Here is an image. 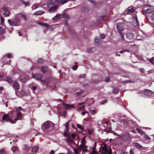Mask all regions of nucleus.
Returning <instances> with one entry per match:
<instances>
[{
	"label": "nucleus",
	"mask_w": 154,
	"mask_h": 154,
	"mask_svg": "<svg viewBox=\"0 0 154 154\" xmlns=\"http://www.w3.org/2000/svg\"><path fill=\"white\" fill-rule=\"evenodd\" d=\"M134 9L133 8H131V9H128L127 10V12L128 13H132L134 11Z\"/></svg>",
	"instance_id": "ea45409f"
},
{
	"label": "nucleus",
	"mask_w": 154,
	"mask_h": 154,
	"mask_svg": "<svg viewBox=\"0 0 154 154\" xmlns=\"http://www.w3.org/2000/svg\"><path fill=\"white\" fill-rule=\"evenodd\" d=\"M85 75L84 74H82L81 75L79 76V77L80 78H85Z\"/></svg>",
	"instance_id": "e2e57ef3"
},
{
	"label": "nucleus",
	"mask_w": 154,
	"mask_h": 154,
	"mask_svg": "<svg viewBox=\"0 0 154 154\" xmlns=\"http://www.w3.org/2000/svg\"><path fill=\"white\" fill-rule=\"evenodd\" d=\"M6 80L8 83H11L12 81V79L8 77H6Z\"/></svg>",
	"instance_id": "4c0bfd02"
},
{
	"label": "nucleus",
	"mask_w": 154,
	"mask_h": 154,
	"mask_svg": "<svg viewBox=\"0 0 154 154\" xmlns=\"http://www.w3.org/2000/svg\"><path fill=\"white\" fill-rule=\"evenodd\" d=\"M77 127L82 130H83V127L80 124H78L77 125Z\"/></svg>",
	"instance_id": "c03bdc74"
},
{
	"label": "nucleus",
	"mask_w": 154,
	"mask_h": 154,
	"mask_svg": "<svg viewBox=\"0 0 154 154\" xmlns=\"http://www.w3.org/2000/svg\"><path fill=\"white\" fill-rule=\"evenodd\" d=\"M97 111L96 110H90V112L92 115H94L97 113Z\"/></svg>",
	"instance_id": "bb28decb"
},
{
	"label": "nucleus",
	"mask_w": 154,
	"mask_h": 154,
	"mask_svg": "<svg viewBox=\"0 0 154 154\" xmlns=\"http://www.w3.org/2000/svg\"><path fill=\"white\" fill-rule=\"evenodd\" d=\"M100 37L102 38V39L104 38H105V35L104 34H101V35H100Z\"/></svg>",
	"instance_id": "774afa93"
},
{
	"label": "nucleus",
	"mask_w": 154,
	"mask_h": 154,
	"mask_svg": "<svg viewBox=\"0 0 154 154\" xmlns=\"http://www.w3.org/2000/svg\"><path fill=\"white\" fill-rule=\"evenodd\" d=\"M61 16V14H58L54 17L52 18V20H57L59 18H60Z\"/></svg>",
	"instance_id": "4be33fe9"
},
{
	"label": "nucleus",
	"mask_w": 154,
	"mask_h": 154,
	"mask_svg": "<svg viewBox=\"0 0 154 154\" xmlns=\"http://www.w3.org/2000/svg\"><path fill=\"white\" fill-rule=\"evenodd\" d=\"M0 154H5L4 150L2 149L0 150Z\"/></svg>",
	"instance_id": "13d9d810"
},
{
	"label": "nucleus",
	"mask_w": 154,
	"mask_h": 154,
	"mask_svg": "<svg viewBox=\"0 0 154 154\" xmlns=\"http://www.w3.org/2000/svg\"><path fill=\"white\" fill-rule=\"evenodd\" d=\"M44 61L42 59H39L37 61V63L39 64H42L44 63Z\"/></svg>",
	"instance_id": "72a5a7b5"
},
{
	"label": "nucleus",
	"mask_w": 154,
	"mask_h": 154,
	"mask_svg": "<svg viewBox=\"0 0 154 154\" xmlns=\"http://www.w3.org/2000/svg\"><path fill=\"white\" fill-rule=\"evenodd\" d=\"M4 30L2 27H0V34H1L3 32Z\"/></svg>",
	"instance_id": "4d7b16f0"
},
{
	"label": "nucleus",
	"mask_w": 154,
	"mask_h": 154,
	"mask_svg": "<svg viewBox=\"0 0 154 154\" xmlns=\"http://www.w3.org/2000/svg\"><path fill=\"white\" fill-rule=\"evenodd\" d=\"M117 28L119 33L122 32L124 30L122 24L121 23H119L117 24Z\"/></svg>",
	"instance_id": "6e6552de"
},
{
	"label": "nucleus",
	"mask_w": 154,
	"mask_h": 154,
	"mask_svg": "<svg viewBox=\"0 0 154 154\" xmlns=\"http://www.w3.org/2000/svg\"><path fill=\"white\" fill-rule=\"evenodd\" d=\"M41 70L43 73H45L48 71V69L47 66H43L41 67Z\"/></svg>",
	"instance_id": "6ab92c4d"
},
{
	"label": "nucleus",
	"mask_w": 154,
	"mask_h": 154,
	"mask_svg": "<svg viewBox=\"0 0 154 154\" xmlns=\"http://www.w3.org/2000/svg\"><path fill=\"white\" fill-rule=\"evenodd\" d=\"M42 126L46 129L52 128L53 126V123L50 121H47L44 123Z\"/></svg>",
	"instance_id": "20e7f679"
},
{
	"label": "nucleus",
	"mask_w": 154,
	"mask_h": 154,
	"mask_svg": "<svg viewBox=\"0 0 154 154\" xmlns=\"http://www.w3.org/2000/svg\"><path fill=\"white\" fill-rule=\"evenodd\" d=\"M88 0L94 5H95L96 4V3L94 0Z\"/></svg>",
	"instance_id": "8fccbe9b"
},
{
	"label": "nucleus",
	"mask_w": 154,
	"mask_h": 154,
	"mask_svg": "<svg viewBox=\"0 0 154 154\" xmlns=\"http://www.w3.org/2000/svg\"><path fill=\"white\" fill-rule=\"evenodd\" d=\"M18 148L16 146H14L11 148V150L14 152H15L18 149Z\"/></svg>",
	"instance_id": "c9c22d12"
},
{
	"label": "nucleus",
	"mask_w": 154,
	"mask_h": 154,
	"mask_svg": "<svg viewBox=\"0 0 154 154\" xmlns=\"http://www.w3.org/2000/svg\"><path fill=\"white\" fill-rule=\"evenodd\" d=\"M121 138L123 141L128 140L130 139V135L128 133H127L122 135L121 136Z\"/></svg>",
	"instance_id": "0eeeda50"
},
{
	"label": "nucleus",
	"mask_w": 154,
	"mask_h": 154,
	"mask_svg": "<svg viewBox=\"0 0 154 154\" xmlns=\"http://www.w3.org/2000/svg\"><path fill=\"white\" fill-rule=\"evenodd\" d=\"M22 2L26 6H28L30 4V2H25L24 1H22Z\"/></svg>",
	"instance_id": "2f4dec72"
},
{
	"label": "nucleus",
	"mask_w": 154,
	"mask_h": 154,
	"mask_svg": "<svg viewBox=\"0 0 154 154\" xmlns=\"http://www.w3.org/2000/svg\"><path fill=\"white\" fill-rule=\"evenodd\" d=\"M55 0V2L57 4L61 3V5H63L69 1V0Z\"/></svg>",
	"instance_id": "2eb2a0df"
},
{
	"label": "nucleus",
	"mask_w": 154,
	"mask_h": 154,
	"mask_svg": "<svg viewBox=\"0 0 154 154\" xmlns=\"http://www.w3.org/2000/svg\"><path fill=\"white\" fill-rule=\"evenodd\" d=\"M150 61L152 64H153V61H154V57H152L149 59Z\"/></svg>",
	"instance_id": "3c124183"
},
{
	"label": "nucleus",
	"mask_w": 154,
	"mask_h": 154,
	"mask_svg": "<svg viewBox=\"0 0 154 154\" xmlns=\"http://www.w3.org/2000/svg\"><path fill=\"white\" fill-rule=\"evenodd\" d=\"M113 91L114 94L117 93L118 91V89L117 88H115L113 89Z\"/></svg>",
	"instance_id": "603ef678"
},
{
	"label": "nucleus",
	"mask_w": 154,
	"mask_h": 154,
	"mask_svg": "<svg viewBox=\"0 0 154 154\" xmlns=\"http://www.w3.org/2000/svg\"><path fill=\"white\" fill-rule=\"evenodd\" d=\"M50 81L51 79L50 78H48L45 79L44 80H41V82L42 84L46 85L50 82Z\"/></svg>",
	"instance_id": "9b49d317"
},
{
	"label": "nucleus",
	"mask_w": 154,
	"mask_h": 154,
	"mask_svg": "<svg viewBox=\"0 0 154 154\" xmlns=\"http://www.w3.org/2000/svg\"><path fill=\"white\" fill-rule=\"evenodd\" d=\"M135 81L133 80H129L122 82V83H134Z\"/></svg>",
	"instance_id": "393cba45"
},
{
	"label": "nucleus",
	"mask_w": 154,
	"mask_h": 154,
	"mask_svg": "<svg viewBox=\"0 0 154 154\" xmlns=\"http://www.w3.org/2000/svg\"><path fill=\"white\" fill-rule=\"evenodd\" d=\"M38 68V67L36 66L35 65V66H32L31 67L30 69L31 70H32L34 68Z\"/></svg>",
	"instance_id": "680f3d73"
},
{
	"label": "nucleus",
	"mask_w": 154,
	"mask_h": 154,
	"mask_svg": "<svg viewBox=\"0 0 154 154\" xmlns=\"http://www.w3.org/2000/svg\"><path fill=\"white\" fill-rule=\"evenodd\" d=\"M4 18L1 16V23H4Z\"/></svg>",
	"instance_id": "6e6d98bb"
},
{
	"label": "nucleus",
	"mask_w": 154,
	"mask_h": 154,
	"mask_svg": "<svg viewBox=\"0 0 154 154\" xmlns=\"http://www.w3.org/2000/svg\"><path fill=\"white\" fill-rule=\"evenodd\" d=\"M38 23L39 25H43L46 28H47L48 29H49L50 27V26L48 25L47 24L43 23H42L41 22H38Z\"/></svg>",
	"instance_id": "aec40b11"
},
{
	"label": "nucleus",
	"mask_w": 154,
	"mask_h": 154,
	"mask_svg": "<svg viewBox=\"0 0 154 154\" xmlns=\"http://www.w3.org/2000/svg\"><path fill=\"white\" fill-rule=\"evenodd\" d=\"M143 92H141L139 93L140 96L144 97L150 98L152 94H154V92L147 89H145L143 90Z\"/></svg>",
	"instance_id": "7ed1b4c3"
},
{
	"label": "nucleus",
	"mask_w": 154,
	"mask_h": 154,
	"mask_svg": "<svg viewBox=\"0 0 154 154\" xmlns=\"http://www.w3.org/2000/svg\"><path fill=\"white\" fill-rule=\"evenodd\" d=\"M86 113H88V112L87 111H84L82 112L81 114L82 115H84Z\"/></svg>",
	"instance_id": "052dcab7"
},
{
	"label": "nucleus",
	"mask_w": 154,
	"mask_h": 154,
	"mask_svg": "<svg viewBox=\"0 0 154 154\" xmlns=\"http://www.w3.org/2000/svg\"><path fill=\"white\" fill-rule=\"evenodd\" d=\"M39 5V4H35L33 5L32 6V10L35 9L37 8Z\"/></svg>",
	"instance_id": "b1692460"
},
{
	"label": "nucleus",
	"mask_w": 154,
	"mask_h": 154,
	"mask_svg": "<svg viewBox=\"0 0 154 154\" xmlns=\"http://www.w3.org/2000/svg\"><path fill=\"white\" fill-rule=\"evenodd\" d=\"M77 66L76 65L72 67V69L74 70H76L77 68Z\"/></svg>",
	"instance_id": "bf43d9fd"
},
{
	"label": "nucleus",
	"mask_w": 154,
	"mask_h": 154,
	"mask_svg": "<svg viewBox=\"0 0 154 154\" xmlns=\"http://www.w3.org/2000/svg\"><path fill=\"white\" fill-rule=\"evenodd\" d=\"M13 87L16 90H18L20 88V85L17 82H14L13 83Z\"/></svg>",
	"instance_id": "ddd939ff"
},
{
	"label": "nucleus",
	"mask_w": 154,
	"mask_h": 154,
	"mask_svg": "<svg viewBox=\"0 0 154 154\" xmlns=\"http://www.w3.org/2000/svg\"><path fill=\"white\" fill-rule=\"evenodd\" d=\"M2 10L5 11L3 14V15L4 16V17H7L9 16L10 13L8 7L6 6L3 7L2 8Z\"/></svg>",
	"instance_id": "423d86ee"
},
{
	"label": "nucleus",
	"mask_w": 154,
	"mask_h": 154,
	"mask_svg": "<svg viewBox=\"0 0 154 154\" xmlns=\"http://www.w3.org/2000/svg\"><path fill=\"white\" fill-rule=\"evenodd\" d=\"M120 122L123 123L124 124H127V121L125 119H122L120 121Z\"/></svg>",
	"instance_id": "de8ad7c7"
},
{
	"label": "nucleus",
	"mask_w": 154,
	"mask_h": 154,
	"mask_svg": "<svg viewBox=\"0 0 154 154\" xmlns=\"http://www.w3.org/2000/svg\"><path fill=\"white\" fill-rule=\"evenodd\" d=\"M84 103H85V102H82V103H79V106H80L78 107L77 108V110L78 111H80V110L83 109H84L85 107V106L83 105L82 106H81V105H82L83 104H84Z\"/></svg>",
	"instance_id": "a211bd4d"
},
{
	"label": "nucleus",
	"mask_w": 154,
	"mask_h": 154,
	"mask_svg": "<svg viewBox=\"0 0 154 154\" xmlns=\"http://www.w3.org/2000/svg\"><path fill=\"white\" fill-rule=\"evenodd\" d=\"M102 149H103L102 152H103V153H107L108 151L106 149L104 148H102Z\"/></svg>",
	"instance_id": "09e8293b"
},
{
	"label": "nucleus",
	"mask_w": 154,
	"mask_h": 154,
	"mask_svg": "<svg viewBox=\"0 0 154 154\" xmlns=\"http://www.w3.org/2000/svg\"><path fill=\"white\" fill-rule=\"evenodd\" d=\"M19 14L24 18L25 20H27V17L24 14L22 13H20Z\"/></svg>",
	"instance_id": "c756f323"
},
{
	"label": "nucleus",
	"mask_w": 154,
	"mask_h": 154,
	"mask_svg": "<svg viewBox=\"0 0 154 154\" xmlns=\"http://www.w3.org/2000/svg\"><path fill=\"white\" fill-rule=\"evenodd\" d=\"M101 40L98 37H96L95 39V43L96 45L98 46L100 44Z\"/></svg>",
	"instance_id": "4468645a"
},
{
	"label": "nucleus",
	"mask_w": 154,
	"mask_h": 154,
	"mask_svg": "<svg viewBox=\"0 0 154 154\" xmlns=\"http://www.w3.org/2000/svg\"><path fill=\"white\" fill-rule=\"evenodd\" d=\"M144 138L147 140H151L150 138L146 134H145L144 135Z\"/></svg>",
	"instance_id": "79ce46f5"
},
{
	"label": "nucleus",
	"mask_w": 154,
	"mask_h": 154,
	"mask_svg": "<svg viewBox=\"0 0 154 154\" xmlns=\"http://www.w3.org/2000/svg\"><path fill=\"white\" fill-rule=\"evenodd\" d=\"M43 13L44 12L42 11H39L35 12L33 14L35 15H40L43 14Z\"/></svg>",
	"instance_id": "cd10ccee"
},
{
	"label": "nucleus",
	"mask_w": 154,
	"mask_h": 154,
	"mask_svg": "<svg viewBox=\"0 0 154 154\" xmlns=\"http://www.w3.org/2000/svg\"><path fill=\"white\" fill-rule=\"evenodd\" d=\"M58 8L57 5H56L49 9L48 11L49 12L52 13L55 12Z\"/></svg>",
	"instance_id": "dca6fc26"
},
{
	"label": "nucleus",
	"mask_w": 154,
	"mask_h": 154,
	"mask_svg": "<svg viewBox=\"0 0 154 154\" xmlns=\"http://www.w3.org/2000/svg\"><path fill=\"white\" fill-rule=\"evenodd\" d=\"M135 144L136 147L138 148L141 149L142 148V146L141 145L137 143H135Z\"/></svg>",
	"instance_id": "f704fd0d"
},
{
	"label": "nucleus",
	"mask_w": 154,
	"mask_h": 154,
	"mask_svg": "<svg viewBox=\"0 0 154 154\" xmlns=\"http://www.w3.org/2000/svg\"><path fill=\"white\" fill-rule=\"evenodd\" d=\"M137 131L141 135H143L144 134V132L141 129L139 128H137Z\"/></svg>",
	"instance_id": "7c9ffc66"
},
{
	"label": "nucleus",
	"mask_w": 154,
	"mask_h": 154,
	"mask_svg": "<svg viewBox=\"0 0 154 154\" xmlns=\"http://www.w3.org/2000/svg\"><path fill=\"white\" fill-rule=\"evenodd\" d=\"M62 105L63 107H64L66 109H72L75 108V106L73 105H69L65 103H63Z\"/></svg>",
	"instance_id": "f8f14e48"
},
{
	"label": "nucleus",
	"mask_w": 154,
	"mask_h": 154,
	"mask_svg": "<svg viewBox=\"0 0 154 154\" xmlns=\"http://www.w3.org/2000/svg\"><path fill=\"white\" fill-rule=\"evenodd\" d=\"M29 149L30 147L28 146L27 145H25L23 148V149L26 150H28Z\"/></svg>",
	"instance_id": "49530a36"
},
{
	"label": "nucleus",
	"mask_w": 154,
	"mask_h": 154,
	"mask_svg": "<svg viewBox=\"0 0 154 154\" xmlns=\"http://www.w3.org/2000/svg\"><path fill=\"white\" fill-rule=\"evenodd\" d=\"M88 133L90 134H92L93 132V129H91L88 130Z\"/></svg>",
	"instance_id": "864d4df0"
},
{
	"label": "nucleus",
	"mask_w": 154,
	"mask_h": 154,
	"mask_svg": "<svg viewBox=\"0 0 154 154\" xmlns=\"http://www.w3.org/2000/svg\"><path fill=\"white\" fill-rule=\"evenodd\" d=\"M32 78H35L37 80H42V75L41 74H33L32 75Z\"/></svg>",
	"instance_id": "1a4fd4ad"
},
{
	"label": "nucleus",
	"mask_w": 154,
	"mask_h": 154,
	"mask_svg": "<svg viewBox=\"0 0 154 154\" xmlns=\"http://www.w3.org/2000/svg\"><path fill=\"white\" fill-rule=\"evenodd\" d=\"M68 124L69 122H68L64 125L66 128L63 135L64 136L66 137V141L68 142H71L72 143H73V140H71L70 134H69Z\"/></svg>",
	"instance_id": "f03ea898"
},
{
	"label": "nucleus",
	"mask_w": 154,
	"mask_h": 154,
	"mask_svg": "<svg viewBox=\"0 0 154 154\" xmlns=\"http://www.w3.org/2000/svg\"><path fill=\"white\" fill-rule=\"evenodd\" d=\"M83 92L84 91L83 90H81L79 92H78L76 93V95L77 96H78L80 95H81L83 93Z\"/></svg>",
	"instance_id": "e433bc0d"
},
{
	"label": "nucleus",
	"mask_w": 154,
	"mask_h": 154,
	"mask_svg": "<svg viewBox=\"0 0 154 154\" xmlns=\"http://www.w3.org/2000/svg\"><path fill=\"white\" fill-rule=\"evenodd\" d=\"M62 17H63L66 18V19H68L69 18V16L66 14H64L62 15Z\"/></svg>",
	"instance_id": "58836bf2"
},
{
	"label": "nucleus",
	"mask_w": 154,
	"mask_h": 154,
	"mask_svg": "<svg viewBox=\"0 0 154 154\" xmlns=\"http://www.w3.org/2000/svg\"><path fill=\"white\" fill-rule=\"evenodd\" d=\"M145 11L146 13H149L153 12L154 11V10L151 8H149L145 10Z\"/></svg>",
	"instance_id": "412c9836"
},
{
	"label": "nucleus",
	"mask_w": 154,
	"mask_h": 154,
	"mask_svg": "<svg viewBox=\"0 0 154 154\" xmlns=\"http://www.w3.org/2000/svg\"><path fill=\"white\" fill-rule=\"evenodd\" d=\"M76 136V135L75 134H72L71 135V137L73 138H75Z\"/></svg>",
	"instance_id": "338daca9"
},
{
	"label": "nucleus",
	"mask_w": 154,
	"mask_h": 154,
	"mask_svg": "<svg viewBox=\"0 0 154 154\" xmlns=\"http://www.w3.org/2000/svg\"><path fill=\"white\" fill-rule=\"evenodd\" d=\"M82 10L85 13H87L88 11V9L87 7H84L82 8Z\"/></svg>",
	"instance_id": "5701e85b"
},
{
	"label": "nucleus",
	"mask_w": 154,
	"mask_h": 154,
	"mask_svg": "<svg viewBox=\"0 0 154 154\" xmlns=\"http://www.w3.org/2000/svg\"><path fill=\"white\" fill-rule=\"evenodd\" d=\"M85 137H84L82 140V143L79 146L78 148L79 149H82L84 146H85Z\"/></svg>",
	"instance_id": "9d476101"
},
{
	"label": "nucleus",
	"mask_w": 154,
	"mask_h": 154,
	"mask_svg": "<svg viewBox=\"0 0 154 154\" xmlns=\"http://www.w3.org/2000/svg\"><path fill=\"white\" fill-rule=\"evenodd\" d=\"M19 22L20 20L18 18H16L14 20H12L11 22V20L10 19L8 20V22L11 26H18V23Z\"/></svg>",
	"instance_id": "39448f33"
},
{
	"label": "nucleus",
	"mask_w": 154,
	"mask_h": 154,
	"mask_svg": "<svg viewBox=\"0 0 154 154\" xmlns=\"http://www.w3.org/2000/svg\"><path fill=\"white\" fill-rule=\"evenodd\" d=\"M126 51L129 52V51L128 50H124V51H121L119 52V53H123L124 52H125Z\"/></svg>",
	"instance_id": "69168bd1"
},
{
	"label": "nucleus",
	"mask_w": 154,
	"mask_h": 154,
	"mask_svg": "<svg viewBox=\"0 0 154 154\" xmlns=\"http://www.w3.org/2000/svg\"><path fill=\"white\" fill-rule=\"evenodd\" d=\"M22 109L21 106L19 107L15 111H10L8 114H4L2 118V121L5 120L11 123L14 124L18 120L21 119L22 117L20 112Z\"/></svg>",
	"instance_id": "f257e3e1"
},
{
	"label": "nucleus",
	"mask_w": 154,
	"mask_h": 154,
	"mask_svg": "<svg viewBox=\"0 0 154 154\" xmlns=\"http://www.w3.org/2000/svg\"><path fill=\"white\" fill-rule=\"evenodd\" d=\"M27 80V79L26 77H24L21 79V81L23 82H25Z\"/></svg>",
	"instance_id": "a18cd8bd"
},
{
	"label": "nucleus",
	"mask_w": 154,
	"mask_h": 154,
	"mask_svg": "<svg viewBox=\"0 0 154 154\" xmlns=\"http://www.w3.org/2000/svg\"><path fill=\"white\" fill-rule=\"evenodd\" d=\"M81 149H79L78 147L77 148H74L73 150L75 153V154H78L79 152V151L81 150Z\"/></svg>",
	"instance_id": "473e14b6"
},
{
	"label": "nucleus",
	"mask_w": 154,
	"mask_h": 154,
	"mask_svg": "<svg viewBox=\"0 0 154 154\" xmlns=\"http://www.w3.org/2000/svg\"><path fill=\"white\" fill-rule=\"evenodd\" d=\"M126 35L127 38L129 39H132L134 37V34L132 32L128 33Z\"/></svg>",
	"instance_id": "f3484780"
},
{
	"label": "nucleus",
	"mask_w": 154,
	"mask_h": 154,
	"mask_svg": "<svg viewBox=\"0 0 154 154\" xmlns=\"http://www.w3.org/2000/svg\"><path fill=\"white\" fill-rule=\"evenodd\" d=\"M87 147L88 146L86 145H85V146L82 149L83 152H87L88 151V150L87 149Z\"/></svg>",
	"instance_id": "a19ab883"
},
{
	"label": "nucleus",
	"mask_w": 154,
	"mask_h": 154,
	"mask_svg": "<svg viewBox=\"0 0 154 154\" xmlns=\"http://www.w3.org/2000/svg\"><path fill=\"white\" fill-rule=\"evenodd\" d=\"M38 150V148L36 146H35L32 149V151L34 152H36Z\"/></svg>",
	"instance_id": "a878e982"
},
{
	"label": "nucleus",
	"mask_w": 154,
	"mask_h": 154,
	"mask_svg": "<svg viewBox=\"0 0 154 154\" xmlns=\"http://www.w3.org/2000/svg\"><path fill=\"white\" fill-rule=\"evenodd\" d=\"M135 19L136 20V22H137V25L139 26V23H138V19H137V16H136L135 17Z\"/></svg>",
	"instance_id": "0e129e2a"
},
{
	"label": "nucleus",
	"mask_w": 154,
	"mask_h": 154,
	"mask_svg": "<svg viewBox=\"0 0 154 154\" xmlns=\"http://www.w3.org/2000/svg\"><path fill=\"white\" fill-rule=\"evenodd\" d=\"M26 94V92L23 90H22L21 91V94L23 96V95H25Z\"/></svg>",
	"instance_id": "5fc2aeb1"
},
{
	"label": "nucleus",
	"mask_w": 154,
	"mask_h": 154,
	"mask_svg": "<svg viewBox=\"0 0 154 154\" xmlns=\"http://www.w3.org/2000/svg\"><path fill=\"white\" fill-rule=\"evenodd\" d=\"M6 57L8 58H12L13 57V55L11 53H8L6 54Z\"/></svg>",
	"instance_id": "c85d7f7f"
},
{
	"label": "nucleus",
	"mask_w": 154,
	"mask_h": 154,
	"mask_svg": "<svg viewBox=\"0 0 154 154\" xmlns=\"http://www.w3.org/2000/svg\"><path fill=\"white\" fill-rule=\"evenodd\" d=\"M120 34V35L121 36V38L122 40H124V34L122 32H119V33Z\"/></svg>",
	"instance_id": "37998d69"
}]
</instances>
